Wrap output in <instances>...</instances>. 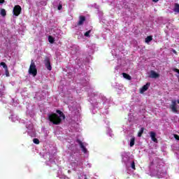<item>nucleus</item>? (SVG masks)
Returning a JSON list of instances; mask_svg holds the SVG:
<instances>
[{
  "mask_svg": "<svg viewBox=\"0 0 179 179\" xmlns=\"http://www.w3.org/2000/svg\"><path fill=\"white\" fill-rule=\"evenodd\" d=\"M56 113H57V114L51 113L48 115V120L50 122H52L54 125H59V124L62 122V120H65V115L59 110H57Z\"/></svg>",
  "mask_w": 179,
  "mask_h": 179,
  "instance_id": "obj_1",
  "label": "nucleus"
},
{
  "mask_svg": "<svg viewBox=\"0 0 179 179\" xmlns=\"http://www.w3.org/2000/svg\"><path fill=\"white\" fill-rule=\"evenodd\" d=\"M29 75H32L34 78L37 76V68L36 67V64L34 62H33V60L29 66Z\"/></svg>",
  "mask_w": 179,
  "mask_h": 179,
  "instance_id": "obj_2",
  "label": "nucleus"
},
{
  "mask_svg": "<svg viewBox=\"0 0 179 179\" xmlns=\"http://www.w3.org/2000/svg\"><path fill=\"white\" fill-rule=\"evenodd\" d=\"M13 13L14 16H19V15L22 13V7L20 5L15 6L13 10Z\"/></svg>",
  "mask_w": 179,
  "mask_h": 179,
  "instance_id": "obj_3",
  "label": "nucleus"
},
{
  "mask_svg": "<svg viewBox=\"0 0 179 179\" xmlns=\"http://www.w3.org/2000/svg\"><path fill=\"white\" fill-rule=\"evenodd\" d=\"M44 64L48 71H52V67L51 66V61H50V58L45 57L44 60Z\"/></svg>",
  "mask_w": 179,
  "mask_h": 179,
  "instance_id": "obj_4",
  "label": "nucleus"
},
{
  "mask_svg": "<svg viewBox=\"0 0 179 179\" xmlns=\"http://www.w3.org/2000/svg\"><path fill=\"white\" fill-rule=\"evenodd\" d=\"M170 108L171 110H172L173 113H178V110L177 109V101L176 100L171 101Z\"/></svg>",
  "mask_w": 179,
  "mask_h": 179,
  "instance_id": "obj_5",
  "label": "nucleus"
},
{
  "mask_svg": "<svg viewBox=\"0 0 179 179\" xmlns=\"http://www.w3.org/2000/svg\"><path fill=\"white\" fill-rule=\"evenodd\" d=\"M86 22V17L85 15H80L79 20L77 22V25L83 26V24Z\"/></svg>",
  "mask_w": 179,
  "mask_h": 179,
  "instance_id": "obj_6",
  "label": "nucleus"
},
{
  "mask_svg": "<svg viewBox=\"0 0 179 179\" xmlns=\"http://www.w3.org/2000/svg\"><path fill=\"white\" fill-rule=\"evenodd\" d=\"M159 76L160 75L156 73V71L153 70L150 71V74L149 76V78H151L152 79H157V78H159Z\"/></svg>",
  "mask_w": 179,
  "mask_h": 179,
  "instance_id": "obj_7",
  "label": "nucleus"
},
{
  "mask_svg": "<svg viewBox=\"0 0 179 179\" xmlns=\"http://www.w3.org/2000/svg\"><path fill=\"white\" fill-rule=\"evenodd\" d=\"M76 142L80 145L82 152H83V153H87V149H86V147H85L83 143H82L79 139H77Z\"/></svg>",
  "mask_w": 179,
  "mask_h": 179,
  "instance_id": "obj_8",
  "label": "nucleus"
},
{
  "mask_svg": "<svg viewBox=\"0 0 179 179\" xmlns=\"http://www.w3.org/2000/svg\"><path fill=\"white\" fill-rule=\"evenodd\" d=\"M149 86H150V83H148L146 85H143L140 91V93H145L148 89H149Z\"/></svg>",
  "mask_w": 179,
  "mask_h": 179,
  "instance_id": "obj_9",
  "label": "nucleus"
},
{
  "mask_svg": "<svg viewBox=\"0 0 179 179\" xmlns=\"http://www.w3.org/2000/svg\"><path fill=\"white\" fill-rule=\"evenodd\" d=\"M150 138L153 142H155V143H157V138H156V133L154 131L150 132Z\"/></svg>",
  "mask_w": 179,
  "mask_h": 179,
  "instance_id": "obj_10",
  "label": "nucleus"
},
{
  "mask_svg": "<svg viewBox=\"0 0 179 179\" xmlns=\"http://www.w3.org/2000/svg\"><path fill=\"white\" fill-rule=\"evenodd\" d=\"M152 40H153V36H147L146 38H145V43H150V41H152Z\"/></svg>",
  "mask_w": 179,
  "mask_h": 179,
  "instance_id": "obj_11",
  "label": "nucleus"
},
{
  "mask_svg": "<svg viewBox=\"0 0 179 179\" xmlns=\"http://www.w3.org/2000/svg\"><path fill=\"white\" fill-rule=\"evenodd\" d=\"M122 75H123V78H124V79H127V80H131V76H129L127 73H123Z\"/></svg>",
  "mask_w": 179,
  "mask_h": 179,
  "instance_id": "obj_12",
  "label": "nucleus"
},
{
  "mask_svg": "<svg viewBox=\"0 0 179 179\" xmlns=\"http://www.w3.org/2000/svg\"><path fill=\"white\" fill-rule=\"evenodd\" d=\"M48 39L49 43H50V44H53V43L55 41V39L52 36H49Z\"/></svg>",
  "mask_w": 179,
  "mask_h": 179,
  "instance_id": "obj_13",
  "label": "nucleus"
},
{
  "mask_svg": "<svg viewBox=\"0 0 179 179\" xmlns=\"http://www.w3.org/2000/svg\"><path fill=\"white\" fill-rule=\"evenodd\" d=\"M173 11L176 12L177 13H179V4L178 3H175V7L173 9Z\"/></svg>",
  "mask_w": 179,
  "mask_h": 179,
  "instance_id": "obj_14",
  "label": "nucleus"
},
{
  "mask_svg": "<svg viewBox=\"0 0 179 179\" xmlns=\"http://www.w3.org/2000/svg\"><path fill=\"white\" fill-rule=\"evenodd\" d=\"M135 145V137H132L130 140V148H132Z\"/></svg>",
  "mask_w": 179,
  "mask_h": 179,
  "instance_id": "obj_15",
  "label": "nucleus"
},
{
  "mask_svg": "<svg viewBox=\"0 0 179 179\" xmlns=\"http://www.w3.org/2000/svg\"><path fill=\"white\" fill-rule=\"evenodd\" d=\"M143 131H145V128L142 127L141 130L138 133V136L141 138L142 136V134H143Z\"/></svg>",
  "mask_w": 179,
  "mask_h": 179,
  "instance_id": "obj_16",
  "label": "nucleus"
},
{
  "mask_svg": "<svg viewBox=\"0 0 179 179\" xmlns=\"http://www.w3.org/2000/svg\"><path fill=\"white\" fill-rule=\"evenodd\" d=\"M1 15L3 17L6 16V10L4 8L1 9Z\"/></svg>",
  "mask_w": 179,
  "mask_h": 179,
  "instance_id": "obj_17",
  "label": "nucleus"
},
{
  "mask_svg": "<svg viewBox=\"0 0 179 179\" xmlns=\"http://www.w3.org/2000/svg\"><path fill=\"white\" fill-rule=\"evenodd\" d=\"M33 142H34V143H35L36 145H39V144H40V140H38V138H34V139H33Z\"/></svg>",
  "mask_w": 179,
  "mask_h": 179,
  "instance_id": "obj_18",
  "label": "nucleus"
},
{
  "mask_svg": "<svg viewBox=\"0 0 179 179\" xmlns=\"http://www.w3.org/2000/svg\"><path fill=\"white\" fill-rule=\"evenodd\" d=\"M90 33H92V31L89 30L85 33L84 36H85V37H90Z\"/></svg>",
  "mask_w": 179,
  "mask_h": 179,
  "instance_id": "obj_19",
  "label": "nucleus"
},
{
  "mask_svg": "<svg viewBox=\"0 0 179 179\" xmlns=\"http://www.w3.org/2000/svg\"><path fill=\"white\" fill-rule=\"evenodd\" d=\"M0 65H1V66H3V68H4V69H6L8 68V66L6 65V64L5 62H1Z\"/></svg>",
  "mask_w": 179,
  "mask_h": 179,
  "instance_id": "obj_20",
  "label": "nucleus"
},
{
  "mask_svg": "<svg viewBox=\"0 0 179 179\" xmlns=\"http://www.w3.org/2000/svg\"><path fill=\"white\" fill-rule=\"evenodd\" d=\"M131 169H133V170H136V168L135 167V162H131Z\"/></svg>",
  "mask_w": 179,
  "mask_h": 179,
  "instance_id": "obj_21",
  "label": "nucleus"
},
{
  "mask_svg": "<svg viewBox=\"0 0 179 179\" xmlns=\"http://www.w3.org/2000/svg\"><path fill=\"white\" fill-rule=\"evenodd\" d=\"M5 71H6V76L7 78H8V76H9V70L8 69V67H7V69H5Z\"/></svg>",
  "mask_w": 179,
  "mask_h": 179,
  "instance_id": "obj_22",
  "label": "nucleus"
},
{
  "mask_svg": "<svg viewBox=\"0 0 179 179\" xmlns=\"http://www.w3.org/2000/svg\"><path fill=\"white\" fill-rule=\"evenodd\" d=\"M174 138L176 141H179V136L178 134H174Z\"/></svg>",
  "mask_w": 179,
  "mask_h": 179,
  "instance_id": "obj_23",
  "label": "nucleus"
},
{
  "mask_svg": "<svg viewBox=\"0 0 179 179\" xmlns=\"http://www.w3.org/2000/svg\"><path fill=\"white\" fill-rule=\"evenodd\" d=\"M57 9L58 10H61L62 9V4H59Z\"/></svg>",
  "mask_w": 179,
  "mask_h": 179,
  "instance_id": "obj_24",
  "label": "nucleus"
},
{
  "mask_svg": "<svg viewBox=\"0 0 179 179\" xmlns=\"http://www.w3.org/2000/svg\"><path fill=\"white\" fill-rule=\"evenodd\" d=\"M5 3V0H0V3Z\"/></svg>",
  "mask_w": 179,
  "mask_h": 179,
  "instance_id": "obj_25",
  "label": "nucleus"
},
{
  "mask_svg": "<svg viewBox=\"0 0 179 179\" xmlns=\"http://www.w3.org/2000/svg\"><path fill=\"white\" fill-rule=\"evenodd\" d=\"M152 2H159V0H152Z\"/></svg>",
  "mask_w": 179,
  "mask_h": 179,
  "instance_id": "obj_26",
  "label": "nucleus"
},
{
  "mask_svg": "<svg viewBox=\"0 0 179 179\" xmlns=\"http://www.w3.org/2000/svg\"><path fill=\"white\" fill-rule=\"evenodd\" d=\"M178 102V104H179V100L176 101Z\"/></svg>",
  "mask_w": 179,
  "mask_h": 179,
  "instance_id": "obj_27",
  "label": "nucleus"
},
{
  "mask_svg": "<svg viewBox=\"0 0 179 179\" xmlns=\"http://www.w3.org/2000/svg\"><path fill=\"white\" fill-rule=\"evenodd\" d=\"M68 173H71V171L69 170V171H68Z\"/></svg>",
  "mask_w": 179,
  "mask_h": 179,
  "instance_id": "obj_28",
  "label": "nucleus"
}]
</instances>
